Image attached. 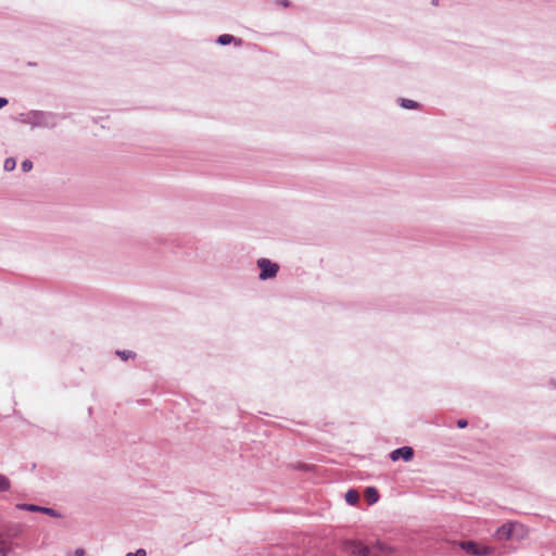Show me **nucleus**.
Listing matches in <instances>:
<instances>
[{"label":"nucleus","instance_id":"f8f14e48","mask_svg":"<svg viewBox=\"0 0 556 556\" xmlns=\"http://www.w3.org/2000/svg\"><path fill=\"white\" fill-rule=\"evenodd\" d=\"M11 488V483L8 477L0 473V492L9 491Z\"/></svg>","mask_w":556,"mask_h":556},{"label":"nucleus","instance_id":"aec40b11","mask_svg":"<svg viewBox=\"0 0 556 556\" xmlns=\"http://www.w3.org/2000/svg\"><path fill=\"white\" fill-rule=\"evenodd\" d=\"M74 556H85V551L83 548H77L74 552Z\"/></svg>","mask_w":556,"mask_h":556},{"label":"nucleus","instance_id":"f03ea898","mask_svg":"<svg viewBox=\"0 0 556 556\" xmlns=\"http://www.w3.org/2000/svg\"><path fill=\"white\" fill-rule=\"evenodd\" d=\"M345 549L354 556H390L393 553L391 546L381 542L368 546L359 541H349Z\"/></svg>","mask_w":556,"mask_h":556},{"label":"nucleus","instance_id":"7ed1b4c3","mask_svg":"<svg viewBox=\"0 0 556 556\" xmlns=\"http://www.w3.org/2000/svg\"><path fill=\"white\" fill-rule=\"evenodd\" d=\"M459 546L462 549L466 552V554L470 556H494L495 552L494 548L485 546V545H479L478 543L473 541H463L459 543Z\"/></svg>","mask_w":556,"mask_h":556},{"label":"nucleus","instance_id":"4be33fe9","mask_svg":"<svg viewBox=\"0 0 556 556\" xmlns=\"http://www.w3.org/2000/svg\"><path fill=\"white\" fill-rule=\"evenodd\" d=\"M432 3H433V4H437V3H438V0H432Z\"/></svg>","mask_w":556,"mask_h":556},{"label":"nucleus","instance_id":"6e6552de","mask_svg":"<svg viewBox=\"0 0 556 556\" xmlns=\"http://www.w3.org/2000/svg\"><path fill=\"white\" fill-rule=\"evenodd\" d=\"M216 41L220 46H226V45H229L231 42H235L236 45H241V39L240 38H236L232 35H228V34H224V35L218 36Z\"/></svg>","mask_w":556,"mask_h":556},{"label":"nucleus","instance_id":"9b49d317","mask_svg":"<svg viewBox=\"0 0 556 556\" xmlns=\"http://www.w3.org/2000/svg\"><path fill=\"white\" fill-rule=\"evenodd\" d=\"M399 101H400L401 106L404 109H407V110L417 109L419 106V104L414 100L402 98Z\"/></svg>","mask_w":556,"mask_h":556},{"label":"nucleus","instance_id":"6ab92c4d","mask_svg":"<svg viewBox=\"0 0 556 556\" xmlns=\"http://www.w3.org/2000/svg\"><path fill=\"white\" fill-rule=\"evenodd\" d=\"M467 425H468V421H467L466 419H459V420L457 421V427H458V428H460V429L466 428V427H467Z\"/></svg>","mask_w":556,"mask_h":556},{"label":"nucleus","instance_id":"f3484780","mask_svg":"<svg viewBox=\"0 0 556 556\" xmlns=\"http://www.w3.org/2000/svg\"><path fill=\"white\" fill-rule=\"evenodd\" d=\"M125 556H147V552L143 548H139L135 553H127Z\"/></svg>","mask_w":556,"mask_h":556},{"label":"nucleus","instance_id":"a211bd4d","mask_svg":"<svg viewBox=\"0 0 556 556\" xmlns=\"http://www.w3.org/2000/svg\"><path fill=\"white\" fill-rule=\"evenodd\" d=\"M9 548L4 546V542L0 540V556H8Z\"/></svg>","mask_w":556,"mask_h":556},{"label":"nucleus","instance_id":"0eeeda50","mask_svg":"<svg viewBox=\"0 0 556 556\" xmlns=\"http://www.w3.org/2000/svg\"><path fill=\"white\" fill-rule=\"evenodd\" d=\"M365 498L368 502L369 505H372L378 502L379 500V493L376 488L368 486L365 490Z\"/></svg>","mask_w":556,"mask_h":556},{"label":"nucleus","instance_id":"423d86ee","mask_svg":"<svg viewBox=\"0 0 556 556\" xmlns=\"http://www.w3.org/2000/svg\"><path fill=\"white\" fill-rule=\"evenodd\" d=\"M514 527H515L514 523H505V525L501 526L495 532V538L497 540H509L513 535Z\"/></svg>","mask_w":556,"mask_h":556},{"label":"nucleus","instance_id":"4468645a","mask_svg":"<svg viewBox=\"0 0 556 556\" xmlns=\"http://www.w3.org/2000/svg\"><path fill=\"white\" fill-rule=\"evenodd\" d=\"M16 167V160L14 157H8L4 161L3 168L7 172H12Z\"/></svg>","mask_w":556,"mask_h":556},{"label":"nucleus","instance_id":"9d476101","mask_svg":"<svg viewBox=\"0 0 556 556\" xmlns=\"http://www.w3.org/2000/svg\"><path fill=\"white\" fill-rule=\"evenodd\" d=\"M16 508H18L21 510L40 513L41 506H38L35 504H17Z\"/></svg>","mask_w":556,"mask_h":556},{"label":"nucleus","instance_id":"39448f33","mask_svg":"<svg viewBox=\"0 0 556 556\" xmlns=\"http://www.w3.org/2000/svg\"><path fill=\"white\" fill-rule=\"evenodd\" d=\"M414 457V450L410 446H402L391 452L390 458L393 462L399 460L400 458L405 462H409Z\"/></svg>","mask_w":556,"mask_h":556},{"label":"nucleus","instance_id":"dca6fc26","mask_svg":"<svg viewBox=\"0 0 556 556\" xmlns=\"http://www.w3.org/2000/svg\"><path fill=\"white\" fill-rule=\"evenodd\" d=\"M21 167L24 173H27L33 168V162L29 160H24L21 164Z\"/></svg>","mask_w":556,"mask_h":556},{"label":"nucleus","instance_id":"20e7f679","mask_svg":"<svg viewBox=\"0 0 556 556\" xmlns=\"http://www.w3.org/2000/svg\"><path fill=\"white\" fill-rule=\"evenodd\" d=\"M257 267L260 268L258 278L261 280L275 278L279 270V265L277 263L264 257L257 260Z\"/></svg>","mask_w":556,"mask_h":556},{"label":"nucleus","instance_id":"ddd939ff","mask_svg":"<svg viewBox=\"0 0 556 556\" xmlns=\"http://www.w3.org/2000/svg\"><path fill=\"white\" fill-rule=\"evenodd\" d=\"M116 355L119 356L123 361H128L136 356V354L129 350L116 351Z\"/></svg>","mask_w":556,"mask_h":556},{"label":"nucleus","instance_id":"f257e3e1","mask_svg":"<svg viewBox=\"0 0 556 556\" xmlns=\"http://www.w3.org/2000/svg\"><path fill=\"white\" fill-rule=\"evenodd\" d=\"M64 118L60 114L48 111L31 110L27 113L21 114V122L29 125L31 128H55Z\"/></svg>","mask_w":556,"mask_h":556},{"label":"nucleus","instance_id":"1a4fd4ad","mask_svg":"<svg viewBox=\"0 0 556 556\" xmlns=\"http://www.w3.org/2000/svg\"><path fill=\"white\" fill-rule=\"evenodd\" d=\"M345 501L350 505H356L359 501V494L356 490L350 489L344 496Z\"/></svg>","mask_w":556,"mask_h":556},{"label":"nucleus","instance_id":"2eb2a0df","mask_svg":"<svg viewBox=\"0 0 556 556\" xmlns=\"http://www.w3.org/2000/svg\"><path fill=\"white\" fill-rule=\"evenodd\" d=\"M40 513L51 516L53 518H60L61 514L53 508L41 506Z\"/></svg>","mask_w":556,"mask_h":556},{"label":"nucleus","instance_id":"412c9836","mask_svg":"<svg viewBox=\"0 0 556 556\" xmlns=\"http://www.w3.org/2000/svg\"><path fill=\"white\" fill-rule=\"evenodd\" d=\"M8 104V100L5 98L0 97V110Z\"/></svg>","mask_w":556,"mask_h":556}]
</instances>
